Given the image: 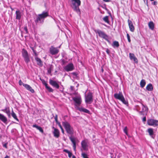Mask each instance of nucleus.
<instances>
[{
	"mask_svg": "<svg viewBox=\"0 0 158 158\" xmlns=\"http://www.w3.org/2000/svg\"><path fill=\"white\" fill-rule=\"evenodd\" d=\"M46 89H48L49 92H52L53 91V90L51 88L48 86L46 88Z\"/></svg>",
	"mask_w": 158,
	"mask_h": 158,
	"instance_id": "f704fd0d",
	"label": "nucleus"
},
{
	"mask_svg": "<svg viewBox=\"0 0 158 158\" xmlns=\"http://www.w3.org/2000/svg\"><path fill=\"white\" fill-rule=\"evenodd\" d=\"M42 82L43 84L45 86L46 88L48 86V84L44 80L43 81H42Z\"/></svg>",
	"mask_w": 158,
	"mask_h": 158,
	"instance_id": "4c0bfd02",
	"label": "nucleus"
},
{
	"mask_svg": "<svg viewBox=\"0 0 158 158\" xmlns=\"http://www.w3.org/2000/svg\"><path fill=\"white\" fill-rule=\"evenodd\" d=\"M106 52L109 54L110 52V50H106Z\"/></svg>",
	"mask_w": 158,
	"mask_h": 158,
	"instance_id": "8fccbe9b",
	"label": "nucleus"
},
{
	"mask_svg": "<svg viewBox=\"0 0 158 158\" xmlns=\"http://www.w3.org/2000/svg\"><path fill=\"white\" fill-rule=\"evenodd\" d=\"M60 128L61 130L62 129H63V127H62V126L60 127Z\"/></svg>",
	"mask_w": 158,
	"mask_h": 158,
	"instance_id": "bf43d9fd",
	"label": "nucleus"
},
{
	"mask_svg": "<svg viewBox=\"0 0 158 158\" xmlns=\"http://www.w3.org/2000/svg\"><path fill=\"white\" fill-rule=\"evenodd\" d=\"M152 4L154 5H156L157 4V2L156 1H155L152 2Z\"/></svg>",
	"mask_w": 158,
	"mask_h": 158,
	"instance_id": "ea45409f",
	"label": "nucleus"
},
{
	"mask_svg": "<svg viewBox=\"0 0 158 158\" xmlns=\"http://www.w3.org/2000/svg\"><path fill=\"white\" fill-rule=\"evenodd\" d=\"M52 128L54 129V131L52 133L54 137L56 138H58L60 136V132L57 129L52 127Z\"/></svg>",
	"mask_w": 158,
	"mask_h": 158,
	"instance_id": "f3484780",
	"label": "nucleus"
},
{
	"mask_svg": "<svg viewBox=\"0 0 158 158\" xmlns=\"http://www.w3.org/2000/svg\"><path fill=\"white\" fill-rule=\"evenodd\" d=\"M72 4L71 6L73 10L75 11L78 14H81V11L79 8V6L81 4L80 0H71Z\"/></svg>",
	"mask_w": 158,
	"mask_h": 158,
	"instance_id": "f257e3e1",
	"label": "nucleus"
},
{
	"mask_svg": "<svg viewBox=\"0 0 158 158\" xmlns=\"http://www.w3.org/2000/svg\"><path fill=\"white\" fill-rule=\"evenodd\" d=\"M58 124V125H59V127H61V124H60V123H59Z\"/></svg>",
	"mask_w": 158,
	"mask_h": 158,
	"instance_id": "864d4df0",
	"label": "nucleus"
},
{
	"mask_svg": "<svg viewBox=\"0 0 158 158\" xmlns=\"http://www.w3.org/2000/svg\"><path fill=\"white\" fill-rule=\"evenodd\" d=\"M130 30L131 32H134L135 31V27L133 25L132 22L129 19L127 20Z\"/></svg>",
	"mask_w": 158,
	"mask_h": 158,
	"instance_id": "a211bd4d",
	"label": "nucleus"
},
{
	"mask_svg": "<svg viewBox=\"0 0 158 158\" xmlns=\"http://www.w3.org/2000/svg\"><path fill=\"white\" fill-rule=\"evenodd\" d=\"M9 156H7V155H6L4 158H9Z\"/></svg>",
	"mask_w": 158,
	"mask_h": 158,
	"instance_id": "5fc2aeb1",
	"label": "nucleus"
},
{
	"mask_svg": "<svg viewBox=\"0 0 158 158\" xmlns=\"http://www.w3.org/2000/svg\"><path fill=\"white\" fill-rule=\"evenodd\" d=\"M94 31L96 33L98 34L100 37L103 38L109 42H110L109 36L104 32L99 29H95Z\"/></svg>",
	"mask_w": 158,
	"mask_h": 158,
	"instance_id": "0eeeda50",
	"label": "nucleus"
},
{
	"mask_svg": "<svg viewBox=\"0 0 158 158\" xmlns=\"http://www.w3.org/2000/svg\"><path fill=\"white\" fill-rule=\"evenodd\" d=\"M85 102L87 104H90L93 101V94L89 92L85 94Z\"/></svg>",
	"mask_w": 158,
	"mask_h": 158,
	"instance_id": "6e6552de",
	"label": "nucleus"
},
{
	"mask_svg": "<svg viewBox=\"0 0 158 158\" xmlns=\"http://www.w3.org/2000/svg\"><path fill=\"white\" fill-rule=\"evenodd\" d=\"M7 143H5L3 145V147L6 148H7Z\"/></svg>",
	"mask_w": 158,
	"mask_h": 158,
	"instance_id": "a18cd8bd",
	"label": "nucleus"
},
{
	"mask_svg": "<svg viewBox=\"0 0 158 158\" xmlns=\"http://www.w3.org/2000/svg\"><path fill=\"white\" fill-rule=\"evenodd\" d=\"M48 15L47 12L43 11L42 14L38 15L37 18L35 21L36 23H43L44 19Z\"/></svg>",
	"mask_w": 158,
	"mask_h": 158,
	"instance_id": "7ed1b4c3",
	"label": "nucleus"
},
{
	"mask_svg": "<svg viewBox=\"0 0 158 158\" xmlns=\"http://www.w3.org/2000/svg\"><path fill=\"white\" fill-rule=\"evenodd\" d=\"M64 152L67 153L68 154L70 152L67 149H64Z\"/></svg>",
	"mask_w": 158,
	"mask_h": 158,
	"instance_id": "c03bdc74",
	"label": "nucleus"
},
{
	"mask_svg": "<svg viewBox=\"0 0 158 158\" xmlns=\"http://www.w3.org/2000/svg\"><path fill=\"white\" fill-rule=\"evenodd\" d=\"M73 100L75 102V106L77 107L78 108V106L81 105L82 102L81 96L80 95L76 96L73 98Z\"/></svg>",
	"mask_w": 158,
	"mask_h": 158,
	"instance_id": "9d476101",
	"label": "nucleus"
},
{
	"mask_svg": "<svg viewBox=\"0 0 158 158\" xmlns=\"http://www.w3.org/2000/svg\"><path fill=\"white\" fill-rule=\"evenodd\" d=\"M77 109L80 111H82L87 114L89 113L90 111L89 110L83 107H78Z\"/></svg>",
	"mask_w": 158,
	"mask_h": 158,
	"instance_id": "b1692460",
	"label": "nucleus"
},
{
	"mask_svg": "<svg viewBox=\"0 0 158 158\" xmlns=\"http://www.w3.org/2000/svg\"><path fill=\"white\" fill-rule=\"evenodd\" d=\"M34 56L35 59L36 61L37 64L40 66H42L43 65V62L41 59L38 57V53H37L36 50H33Z\"/></svg>",
	"mask_w": 158,
	"mask_h": 158,
	"instance_id": "1a4fd4ad",
	"label": "nucleus"
},
{
	"mask_svg": "<svg viewBox=\"0 0 158 158\" xmlns=\"http://www.w3.org/2000/svg\"><path fill=\"white\" fill-rule=\"evenodd\" d=\"M68 156L69 157V158H71L72 156V154L71 152H69L68 153Z\"/></svg>",
	"mask_w": 158,
	"mask_h": 158,
	"instance_id": "79ce46f5",
	"label": "nucleus"
},
{
	"mask_svg": "<svg viewBox=\"0 0 158 158\" xmlns=\"http://www.w3.org/2000/svg\"><path fill=\"white\" fill-rule=\"evenodd\" d=\"M127 38L128 40V41H129V42H131V40L130 39V36L128 34H127Z\"/></svg>",
	"mask_w": 158,
	"mask_h": 158,
	"instance_id": "58836bf2",
	"label": "nucleus"
},
{
	"mask_svg": "<svg viewBox=\"0 0 158 158\" xmlns=\"http://www.w3.org/2000/svg\"><path fill=\"white\" fill-rule=\"evenodd\" d=\"M148 125L156 127L158 126V120L152 119H149L147 120Z\"/></svg>",
	"mask_w": 158,
	"mask_h": 158,
	"instance_id": "ddd939ff",
	"label": "nucleus"
},
{
	"mask_svg": "<svg viewBox=\"0 0 158 158\" xmlns=\"http://www.w3.org/2000/svg\"><path fill=\"white\" fill-rule=\"evenodd\" d=\"M22 56L24 61L26 64H28L30 61L29 56L26 50H23L22 51Z\"/></svg>",
	"mask_w": 158,
	"mask_h": 158,
	"instance_id": "9b49d317",
	"label": "nucleus"
},
{
	"mask_svg": "<svg viewBox=\"0 0 158 158\" xmlns=\"http://www.w3.org/2000/svg\"><path fill=\"white\" fill-rule=\"evenodd\" d=\"M81 155L83 158H89L88 155L85 152H82Z\"/></svg>",
	"mask_w": 158,
	"mask_h": 158,
	"instance_id": "72a5a7b5",
	"label": "nucleus"
},
{
	"mask_svg": "<svg viewBox=\"0 0 158 158\" xmlns=\"http://www.w3.org/2000/svg\"><path fill=\"white\" fill-rule=\"evenodd\" d=\"M62 125L68 134L71 135L73 134V128L70 125L69 123L67 122H63Z\"/></svg>",
	"mask_w": 158,
	"mask_h": 158,
	"instance_id": "423d86ee",
	"label": "nucleus"
},
{
	"mask_svg": "<svg viewBox=\"0 0 158 158\" xmlns=\"http://www.w3.org/2000/svg\"><path fill=\"white\" fill-rule=\"evenodd\" d=\"M103 20L106 23H109V21L108 20V16H106L103 18Z\"/></svg>",
	"mask_w": 158,
	"mask_h": 158,
	"instance_id": "473e14b6",
	"label": "nucleus"
},
{
	"mask_svg": "<svg viewBox=\"0 0 158 158\" xmlns=\"http://www.w3.org/2000/svg\"><path fill=\"white\" fill-rule=\"evenodd\" d=\"M146 117H144L143 118V119H142V120H143V122H146Z\"/></svg>",
	"mask_w": 158,
	"mask_h": 158,
	"instance_id": "37998d69",
	"label": "nucleus"
},
{
	"mask_svg": "<svg viewBox=\"0 0 158 158\" xmlns=\"http://www.w3.org/2000/svg\"><path fill=\"white\" fill-rule=\"evenodd\" d=\"M12 117L16 121H19V120L17 118L16 114L12 110L11 113V114Z\"/></svg>",
	"mask_w": 158,
	"mask_h": 158,
	"instance_id": "c756f323",
	"label": "nucleus"
},
{
	"mask_svg": "<svg viewBox=\"0 0 158 158\" xmlns=\"http://www.w3.org/2000/svg\"><path fill=\"white\" fill-rule=\"evenodd\" d=\"M135 108L137 111L139 112L141 114H143V112L147 111L148 110L147 106L142 103L139 105L136 106H135Z\"/></svg>",
	"mask_w": 158,
	"mask_h": 158,
	"instance_id": "39448f33",
	"label": "nucleus"
},
{
	"mask_svg": "<svg viewBox=\"0 0 158 158\" xmlns=\"http://www.w3.org/2000/svg\"><path fill=\"white\" fill-rule=\"evenodd\" d=\"M72 73L73 75H76V73H75L73 72Z\"/></svg>",
	"mask_w": 158,
	"mask_h": 158,
	"instance_id": "4d7b16f0",
	"label": "nucleus"
},
{
	"mask_svg": "<svg viewBox=\"0 0 158 158\" xmlns=\"http://www.w3.org/2000/svg\"><path fill=\"white\" fill-rule=\"evenodd\" d=\"M123 131L127 135H128L127 127H124V128L123 129Z\"/></svg>",
	"mask_w": 158,
	"mask_h": 158,
	"instance_id": "c9c22d12",
	"label": "nucleus"
},
{
	"mask_svg": "<svg viewBox=\"0 0 158 158\" xmlns=\"http://www.w3.org/2000/svg\"><path fill=\"white\" fill-rule=\"evenodd\" d=\"M48 15L47 12L43 11L42 14L38 15L37 18L35 21L36 23H43L44 19Z\"/></svg>",
	"mask_w": 158,
	"mask_h": 158,
	"instance_id": "20e7f679",
	"label": "nucleus"
},
{
	"mask_svg": "<svg viewBox=\"0 0 158 158\" xmlns=\"http://www.w3.org/2000/svg\"><path fill=\"white\" fill-rule=\"evenodd\" d=\"M146 84V81L144 79H142L141 80L140 85V87L142 88H143L145 85Z\"/></svg>",
	"mask_w": 158,
	"mask_h": 158,
	"instance_id": "7c9ffc66",
	"label": "nucleus"
},
{
	"mask_svg": "<svg viewBox=\"0 0 158 158\" xmlns=\"http://www.w3.org/2000/svg\"><path fill=\"white\" fill-rule=\"evenodd\" d=\"M74 69V65L72 63H70L64 67V70L68 72L73 71Z\"/></svg>",
	"mask_w": 158,
	"mask_h": 158,
	"instance_id": "4468645a",
	"label": "nucleus"
},
{
	"mask_svg": "<svg viewBox=\"0 0 158 158\" xmlns=\"http://www.w3.org/2000/svg\"><path fill=\"white\" fill-rule=\"evenodd\" d=\"M114 97L116 99L121 101L124 104L128 106H129L128 102L127 100L126 99L121 92L115 93L114 94Z\"/></svg>",
	"mask_w": 158,
	"mask_h": 158,
	"instance_id": "f03ea898",
	"label": "nucleus"
},
{
	"mask_svg": "<svg viewBox=\"0 0 158 158\" xmlns=\"http://www.w3.org/2000/svg\"><path fill=\"white\" fill-rule=\"evenodd\" d=\"M16 19H20L21 17V12L19 10H17L16 11Z\"/></svg>",
	"mask_w": 158,
	"mask_h": 158,
	"instance_id": "bb28decb",
	"label": "nucleus"
},
{
	"mask_svg": "<svg viewBox=\"0 0 158 158\" xmlns=\"http://www.w3.org/2000/svg\"><path fill=\"white\" fill-rule=\"evenodd\" d=\"M81 144L83 150L87 151L88 150L89 142L87 139H85L83 140L81 142Z\"/></svg>",
	"mask_w": 158,
	"mask_h": 158,
	"instance_id": "f8f14e48",
	"label": "nucleus"
},
{
	"mask_svg": "<svg viewBox=\"0 0 158 158\" xmlns=\"http://www.w3.org/2000/svg\"><path fill=\"white\" fill-rule=\"evenodd\" d=\"M104 2H108L110 1V0H103Z\"/></svg>",
	"mask_w": 158,
	"mask_h": 158,
	"instance_id": "de8ad7c7",
	"label": "nucleus"
},
{
	"mask_svg": "<svg viewBox=\"0 0 158 158\" xmlns=\"http://www.w3.org/2000/svg\"><path fill=\"white\" fill-rule=\"evenodd\" d=\"M74 88V87L73 86H71L70 87V89L71 90H73Z\"/></svg>",
	"mask_w": 158,
	"mask_h": 158,
	"instance_id": "09e8293b",
	"label": "nucleus"
},
{
	"mask_svg": "<svg viewBox=\"0 0 158 158\" xmlns=\"http://www.w3.org/2000/svg\"><path fill=\"white\" fill-rule=\"evenodd\" d=\"M59 50H50V53L52 55H54L58 53Z\"/></svg>",
	"mask_w": 158,
	"mask_h": 158,
	"instance_id": "2f4dec72",
	"label": "nucleus"
},
{
	"mask_svg": "<svg viewBox=\"0 0 158 158\" xmlns=\"http://www.w3.org/2000/svg\"><path fill=\"white\" fill-rule=\"evenodd\" d=\"M147 132L149 133V135L152 138H154L153 129L152 128H148L147 130Z\"/></svg>",
	"mask_w": 158,
	"mask_h": 158,
	"instance_id": "5701e85b",
	"label": "nucleus"
},
{
	"mask_svg": "<svg viewBox=\"0 0 158 158\" xmlns=\"http://www.w3.org/2000/svg\"><path fill=\"white\" fill-rule=\"evenodd\" d=\"M24 29L25 30L26 32H27V28L26 27H25L24 28Z\"/></svg>",
	"mask_w": 158,
	"mask_h": 158,
	"instance_id": "603ef678",
	"label": "nucleus"
},
{
	"mask_svg": "<svg viewBox=\"0 0 158 158\" xmlns=\"http://www.w3.org/2000/svg\"><path fill=\"white\" fill-rule=\"evenodd\" d=\"M103 71H104V70H103V68L102 67V72H103Z\"/></svg>",
	"mask_w": 158,
	"mask_h": 158,
	"instance_id": "6e6d98bb",
	"label": "nucleus"
},
{
	"mask_svg": "<svg viewBox=\"0 0 158 158\" xmlns=\"http://www.w3.org/2000/svg\"><path fill=\"white\" fill-rule=\"evenodd\" d=\"M54 118L55 121L57 122V115H56L54 117Z\"/></svg>",
	"mask_w": 158,
	"mask_h": 158,
	"instance_id": "49530a36",
	"label": "nucleus"
},
{
	"mask_svg": "<svg viewBox=\"0 0 158 158\" xmlns=\"http://www.w3.org/2000/svg\"><path fill=\"white\" fill-rule=\"evenodd\" d=\"M0 120L5 124L7 123V118L3 114H0Z\"/></svg>",
	"mask_w": 158,
	"mask_h": 158,
	"instance_id": "412c9836",
	"label": "nucleus"
},
{
	"mask_svg": "<svg viewBox=\"0 0 158 158\" xmlns=\"http://www.w3.org/2000/svg\"><path fill=\"white\" fill-rule=\"evenodd\" d=\"M72 158H76V157L74 156H72Z\"/></svg>",
	"mask_w": 158,
	"mask_h": 158,
	"instance_id": "13d9d810",
	"label": "nucleus"
},
{
	"mask_svg": "<svg viewBox=\"0 0 158 158\" xmlns=\"http://www.w3.org/2000/svg\"><path fill=\"white\" fill-rule=\"evenodd\" d=\"M150 0L151 1H154V0Z\"/></svg>",
	"mask_w": 158,
	"mask_h": 158,
	"instance_id": "680f3d73",
	"label": "nucleus"
},
{
	"mask_svg": "<svg viewBox=\"0 0 158 158\" xmlns=\"http://www.w3.org/2000/svg\"><path fill=\"white\" fill-rule=\"evenodd\" d=\"M148 26L149 28L152 30H153L154 29V24L152 22H150L148 23Z\"/></svg>",
	"mask_w": 158,
	"mask_h": 158,
	"instance_id": "c85d7f7f",
	"label": "nucleus"
},
{
	"mask_svg": "<svg viewBox=\"0 0 158 158\" xmlns=\"http://www.w3.org/2000/svg\"><path fill=\"white\" fill-rule=\"evenodd\" d=\"M79 84H77V87H78V86H79Z\"/></svg>",
	"mask_w": 158,
	"mask_h": 158,
	"instance_id": "052dcab7",
	"label": "nucleus"
},
{
	"mask_svg": "<svg viewBox=\"0 0 158 158\" xmlns=\"http://www.w3.org/2000/svg\"><path fill=\"white\" fill-rule=\"evenodd\" d=\"M61 130V131H62V133H63V134H64V130L63 129H62V130Z\"/></svg>",
	"mask_w": 158,
	"mask_h": 158,
	"instance_id": "3c124183",
	"label": "nucleus"
},
{
	"mask_svg": "<svg viewBox=\"0 0 158 158\" xmlns=\"http://www.w3.org/2000/svg\"><path fill=\"white\" fill-rule=\"evenodd\" d=\"M129 56L130 59L131 60L134 61L135 63H137L138 62L137 59L135 56L134 54L133 53H129Z\"/></svg>",
	"mask_w": 158,
	"mask_h": 158,
	"instance_id": "aec40b11",
	"label": "nucleus"
},
{
	"mask_svg": "<svg viewBox=\"0 0 158 158\" xmlns=\"http://www.w3.org/2000/svg\"><path fill=\"white\" fill-rule=\"evenodd\" d=\"M112 46L114 48H116L119 46V44L118 41H114L113 42Z\"/></svg>",
	"mask_w": 158,
	"mask_h": 158,
	"instance_id": "cd10ccee",
	"label": "nucleus"
},
{
	"mask_svg": "<svg viewBox=\"0 0 158 158\" xmlns=\"http://www.w3.org/2000/svg\"><path fill=\"white\" fill-rule=\"evenodd\" d=\"M49 83L54 87L56 88L57 89H59L60 87V82L58 81H54L51 79H50L49 81Z\"/></svg>",
	"mask_w": 158,
	"mask_h": 158,
	"instance_id": "2eb2a0df",
	"label": "nucleus"
},
{
	"mask_svg": "<svg viewBox=\"0 0 158 158\" xmlns=\"http://www.w3.org/2000/svg\"><path fill=\"white\" fill-rule=\"evenodd\" d=\"M19 85H23V84H24V83H23L22 82V81L21 80H20L19 81Z\"/></svg>",
	"mask_w": 158,
	"mask_h": 158,
	"instance_id": "a19ab883",
	"label": "nucleus"
},
{
	"mask_svg": "<svg viewBox=\"0 0 158 158\" xmlns=\"http://www.w3.org/2000/svg\"><path fill=\"white\" fill-rule=\"evenodd\" d=\"M146 89L148 91H152L153 89V87L152 84L149 83L148 85L146 86Z\"/></svg>",
	"mask_w": 158,
	"mask_h": 158,
	"instance_id": "a878e982",
	"label": "nucleus"
},
{
	"mask_svg": "<svg viewBox=\"0 0 158 158\" xmlns=\"http://www.w3.org/2000/svg\"><path fill=\"white\" fill-rule=\"evenodd\" d=\"M23 86L25 87L27 90L30 91L31 93H33L35 91L34 90L32 89L31 87L29 85L27 84H23Z\"/></svg>",
	"mask_w": 158,
	"mask_h": 158,
	"instance_id": "4be33fe9",
	"label": "nucleus"
},
{
	"mask_svg": "<svg viewBox=\"0 0 158 158\" xmlns=\"http://www.w3.org/2000/svg\"><path fill=\"white\" fill-rule=\"evenodd\" d=\"M2 111L6 113L9 117L10 116V107L8 106H6L4 109L1 110Z\"/></svg>",
	"mask_w": 158,
	"mask_h": 158,
	"instance_id": "dca6fc26",
	"label": "nucleus"
},
{
	"mask_svg": "<svg viewBox=\"0 0 158 158\" xmlns=\"http://www.w3.org/2000/svg\"><path fill=\"white\" fill-rule=\"evenodd\" d=\"M52 71V67H50L48 69V73L50 74L51 73Z\"/></svg>",
	"mask_w": 158,
	"mask_h": 158,
	"instance_id": "e433bc0d",
	"label": "nucleus"
},
{
	"mask_svg": "<svg viewBox=\"0 0 158 158\" xmlns=\"http://www.w3.org/2000/svg\"><path fill=\"white\" fill-rule=\"evenodd\" d=\"M33 127L36 128L38 130L42 133L44 132V131L42 127L39 126L36 124H34L32 126Z\"/></svg>",
	"mask_w": 158,
	"mask_h": 158,
	"instance_id": "393cba45",
	"label": "nucleus"
},
{
	"mask_svg": "<svg viewBox=\"0 0 158 158\" xmlns=\"http://www.w3.org/2000/svg\"><path fill=\"white\" fill-rule=\"evenodd\" d=\"M70 140L72 142V143L73 144V147L74 150L75 151L76 148V138L72 136H70L69 137Z\"/></svg>",
	"mask_w": 158,
	"mask_h": 158,
	"instance_id": "6ab92c4d",
	"label": "nucleus"
}]
</instances>
